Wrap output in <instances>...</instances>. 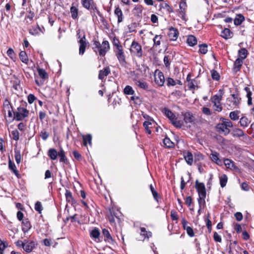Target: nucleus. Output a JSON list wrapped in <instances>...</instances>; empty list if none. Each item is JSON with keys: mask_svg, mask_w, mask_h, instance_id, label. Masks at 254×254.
Instances as JSON below:
<instances>
[{"mask_svg": "<svg viewBox=\"0 0 254 254\" xmlns=\"http://www.w3.org/2000/svg\"><path fill=\"white\" fill-rule=\"evenodd\" d=\"M162 112L167 118H169L172 124L174 126L178 128H180L182 127L183 125L181 121L177 120V118L175 115L168 108H164L162 109Z\"/></svg>", "mask_w": 254, "mask_h": 254, "instance_id": "obj_5", "label": "nucleus"}, {"mask_svg": "<svg viewBox=\"0 0 254 254\" xmlns=\"http://www.w3.org/2000/svg\"><path fill=\"white\" fill-rule=\"evenodd\" d=\"M187 43L190 46H193L197 43L196 38L193 35H189L187 38Z\"/></svg>", "mask_w": 254, "mask_h": 254, "instance_id": "obj_36", "label": "nucleus"}, {"mask_svg": "<svg viewBox=\"0 0 254 254\" xmlns=\"http://www.w3.org/2000/svg\"><path fill=\"white\" fill-rule=\"evenodd\" d=\"M19 58L20 60L27 64H28L29 59L25 51H21L19 53Z\"/></svg>", "mask_w": 254, "mask_h": 254, "instance_id": "obj_33", "label": "nucleus"}, {"mask_svg": "<svg viewBox=\"0 0 254 254\" xmlns=\"http://www.w3.org/2000/svg\"><path fill=\"white\" fill-rule=\"evenodd\" d=\"M245 20V17L242 14H237L234 19V23L236 26L240 25Z\"/></svg>", "mask_w": 254, "mask_h": 254, "instance_id": "obj_27", "label": "nucleus"}, {"mask_svg": "<svg viewBox=\"0 0 254 254\" xmlns=\"http://www.w3.org/2000/svg\"><path fill=\"white\" fill-rule=\"evenodd\" d=\"M240 112L238 110L231 112L229 114V117L233 121H237L239 119Z\"/></svg>", "mask_w": 254, "mask_h": 254, "instance_id": "obj_38", "label": "nucleus"}, {"mask_svg": "<svg viewBox=\"0 0 254 254\" xmlns=\"http://www.w3.org/2000/svg\"><path fill=\"white\" fill-rule=\"evenodd\" d=\"M58 152L54 148H50L48 151V155L52 160L57 159Z\"/></svg>", "mask_w": 254, "mask_h": 254, "instance_id": "obj_28", "label": "nucleus"}, {"mask_svg": "<svg viewBox=\"0 0 254 254\" xmlns=\"http://www.w3.org/2000/svg\"><path fill=\"white\" fill-rule=\"evenodd\" d=\"M210 72L211 77L213 80L218 81L220 79L219 74L216 70L212 69Z\"/></svg>", "mask_w": 254, "mask_h": 254, "instance_id": "obj_49", "label": "nucleus"}, {"mask_svg": "<svg viewBox=\"0 0 254 254\" xmlns=\"http://www.w3.org/2000/svg\"><path fill=\"white\" fill-rule=\"evenodd\" d=\"M36 244L33 241H27L23 245V250L27 253H29L35 248Z\"/></svg>", "mask_w": 254, "mask_h": 254, "instance_id": "obj_13", "label": "nucleus"}, {"mask_svg": "<svg viewBox=\"0 0 254 254\" xmlns=\"http://www.w3.org/2000/svg\"><path fill=\"white\" fill-rule=\"evenodd\" d=\"M162 38V36L161 35H156L153 38V46L155 47H157L160 45L161 44V40Z\"/></svg>", "mask_w": 254, "mask_h": 254, "instance_id": "obj_43", "label": "nucleus"}, {"mask_svg": "<svg viewBox=\"0 0 254 254\" xmlns=\"http://www.w3.org/2000/svg\"><path fill=\"white\" fill-rule=\"evenodd\" d=\"M70 10L72 18L73 19H76L78 16V9L75 6H71Z\"/></svg>", "mask_w": 254, "mask_h": 254, "instance_id": "obj_45", "label": "nucleus"}, {"mask_svg": "<svg viewBox=\"0 0 254 254\" xmlns=\"http://www.w3.org/2000/svg\"><path fill=\"white\" fill-rule=\"evenodd\" d=\"M40 135L44 140H46L48 138L49 134L47 131L42 130L41 131Z\"/></svg>", "mask_w": 254, "mask_h": 254, "instance_id": "obj_59", "label": "nucleus"}, {"mask_svg": "<svg viewBox=\"0 0 254 254\" xmlns=\"http://www.w3.org/2000/svg\"><path fill=\"white\" fill-rule=\"evenodd\" d=\"M207 45L205 44L199 45V52L202 54H205L208 51Z\"/></svg>", "mask_w": 254, "mask_h": 254, "instance_id": "obj_52", "label": "nucleus"}, {"mask_svg": "<svg viewBox=\"0 0 254 254\" xmlns=\"http://www.w3.org/2000/svg\"><path fill=\"white\" fill-rule=\"evenodd\" d=\"M243 60L240 59V58H238L235 61L234 64V70L235 72H237L238 71L240 70L243 64Z\"/></svg>", "mask_w": 254, "mask_h": 254, "instance_id": "obj_30", "label": "nucleus"}, {"mask_svg": "<svg viewBox=\"0 0 254 254\" xmlns=\"http://www.w3.org/2000/svg\"><path fill=\"white\" fill-rule=\"evenodd\" d=\"M58 156L60 157V161L63 162L65 164L67 163V159L65 156V152L62 148H61L60 151L58 152Z\"/></svg>", "mask_w": 254, "mask_h": 254, "instance_id": "obj_24", "label": "nucleus"}, {"mask_svg": "<svg viewBox=\"0 0 254 254\" xmlns=\"http://www.w3.org/2000/svg\"><path fill=\"white\" fill-rule=\"evenodd\" d=\"M93 50L96 54L98 52L99 55L101 57H104L107 52L110 49L109 43L108 41H103L101 44L99 41H93Z\"/></svg>", "mask_w": 254, "mask_h": 254, "instance_id": "obj_1", "label": "nucleus"}, {"mask_svg": "<svg viewBox=\"0 0 254 254\" xmlns=\"http://www.w3.org/2000/svg\"><path fill=\"white\" fill-rule=\"evenodd\" d=\"M31 228V223L27 218H25L22 221V230L24 233L27 232Z\"/></svg>", "mask_w": 254, "mask_h": 254, "instance_id": "obj_18", "label": "nucleus"}, {"mask_svg": "<svg viewBox=\"0 0 254 254\" xmlns=\"http://www.w3.org/2000/svg\"><path fill=\"white\" fill-rule=\"evenodd\" d=\"M38 71L39 75L41 78L43 79H46L48 78V74L44 69L42 68H39L38 69Z\"/></svg>", "mask_w": 254, "mask_h": 254, "instance_id": "obj_50", "label": "nucleus"}, {"mask_svg": "<svg viewBox=\"0 0 254 254\" xmlns=\"http://www.w3.org/2000/svg\"><path fill=\"white\" fill-rule=\"evenodd\" d=\"M184 158L188 165H192L193 162V155L191 152L189 151L187 152L186 155H184Z\"/></svg>", "mask_w": 254, "mask_h": 254, "instance_id": "obj_35", "label": "nucleus"}, {"mask_svg": "<svg viewBox=\"0 0 254 254\" xmlns=\"http://www.w3.org/2000/svg\"><path fill=\"white\" fill-rule=\"evenodd\" d=\"M225 165L227 168L230 169L237 170L238 169V167L235 166V163L229 159H225L224 160Z\"/></svg>", "mask_w": 254, "mask_h": 254, "instance_id": "obj_21", "label": "nucleus"}, {"mask_svg": "<svg viewBox=\"0 0 254 254\" xmlns=\"http://www.w3.org/2000/svg\"><path fill=\"white\" fill-rule=\"evenodd\" d=\"M202 113L207 116H210L211 115V112L209 108L207 107H203L202 109Z\"/></svg>", "mask_w": 254, "mask_h": 254, "instance_id": "obj_63", "label": "nucleus"}, {"mask_svg": "<svg viewBox=\"0 0 254 254\" xmlns=\"http://www.w3.org/2000/svg\"><path fill=\"white\" fill-rule=\"evenodd\" d=\"M217 131L220 133L224 134V135H227L230 133V129L226 127L225 125L223 122H221L218 124L216 127Z\"/></svg>", "mask_w": 254, "mask_h": 254, "instance_id": "obj_11", "label": "nucleus"}, {"mask_svg": "<svg viewBox=\"0 0 254 254\" xmlns=\"http://www.w3.org/2000/svg\"><path fill=\"white\" fill-rule=\"evenodd\" d=\"M140 236L141 237V239H139V240L144 241L146 238L148 239L149 238L152 237V233L150 231H147L144 227H141L140 228Z\"/></svg>", "mask_w": 254, "mask_h": 254, "instance_id": "obj_14", "label": "nucleus"}, {"mask_svg": "<svg viewBox=\"0 0 254 254\" xmlns=\"http://www.w3.org/2000/svg\"><path fill=\"white\" fill-rule=\"evenodd\" d=\"M112 43L114 46V49H116L122 46L119 40L116 37L113 38Z\"/></svg>", "mask_w": 254, "mask_h": 254, "instance_id": "obj_51", "label": "nucleus"}, {"mask_svg": "<svg viewBox=\"0 0 254 254\" xmlns=\"http://www.w3.org/2000/svg\"><path fill=\"white\" fill-rule=\"evenodd\" d=\"M221 36L225 39H228L232 37L233 33L229 29L225 28L222 31Z\"/></svg>", "mask_w": 254, "mask_h": 254, "instance_id": "obj_26", "label": "nucleus"}, {"mask_svg": "<svg viewBox=\"0 0 254 254\" xmlns=\"http://www.w3.org/2000/svg\"><path fill=\"white\" fill-rule=\"evenodd\" d=\"M213 238L216 242L220 243L222 241L221 237L216 232L214 233Z\"/></svg>", "mask_w": 254, "mask_h": 254, "instance_id": "obj_60", "label": "nucleus"}, {"mask_svg": "<svg viewBox=\"0 0 254 254\" xmlns=\"http://www.w3.org/2000/svg\"><path fill=\"white\" fill-rule=\"evenodd\" d=\"M26 126L25 123L21 122L18 125L17 127L20 131H24L25 129Z\"/></svg>", "mask_w": 254, "mask_h": 254, "instance_id": "obj_64", "label": "nucleus"}, {"mask_svg": "<svg viewBox=\"0 0 254 254\" xmlns=\"http://www.w3.org/2000/svg\"><path fill=\"white\" fill-rule=\"evenodd\" d=\"M143 125L146 132L149 134H150L151 133V130L150 128L152 127L153 123L150 121H145L143 123Z\"/></svg>", "mask_w": 254, "mask_h": 254, "instance_id": "obj_34", "label": "nucleus"}, {"mask_svg": "<svg viewBox=\"0 0 254 254\" xmlns=\"http://www.w3.org/2000/svg\"><path fill=\"white\" fill-rule=\"evenodd\" d=\"M102 234L104 237V241L109 243L112 242L113 239L109 232V231L106 229H103L102 230Z\"/></svg>", "mask_w": 254, "mask_h": 254, "instance_id": "obj_22", "label": "nucleus"}, {"mask_svg": "<svg viewBox=\"0 0 254 254\" xmlns=\"http://www.w3.org/2000/svg\"><path fill=\"white\" fill-rule=\"evenodd\" d=\"M36 99V97L32 94H29L27 97V100L29 104H32Z\"/></svg>", "mask_w": 254, "mask_h": 254, "instance_id": "obj_62", "label": "nucleus"}, {"mask_svg": "<svg viewBox=\"0 0 254 254\" xmlns=\"http://www.w3.org/2000/svg\"><path fill=\"white\" fill-rule=\"evenodd\" d=\"M163 144L164 146L168 148H172L174 146V143L168 137H166L163 139Z\"/></svg>", "mask_w": 254, "mask_h": 254, "instance_id": "obj_44", "label": "nucleus"}, {"mask_svg": "<svg viewBox=\"0 0 254 254\" xmlns=\"http://www.w3.org/2000/svg\"><path fill=\"white\" fill-rule=\"evenodd\" d=\"M35 209L39 213H41L43 210V206L42 203L40 201H37L35 204Z\"/></svg>", "mask_w": 254, "mask_h": 254, "instance_id": "obj_53", "label": "nucleus"}, {"mask_svg": "<svg viewBox=\"0 0 254 254\" xmlns=\"http://www.w3.org/2000/svg\"><path fill=\"white\" fill-rule=\"evenodd\" d=\"M142 12V6L141 5L137 4L135 5L133 9V13L135 15L140 16Z\"/></svg>", "mask_w": 254, "mask_h": 254, "instance_id": "obj_37", "label": "nucleus"}, {"mask_svg": "<svg viewBox=\"0 0 254 254\" xmlns=\"http://www.w3.org/2000/svg\"><path fill=\"white\" fill-rule=\"evenodd\" d=\"M166 82L168 86H175L176 84L175 81L171 77H168L166 79Z\"/></svg>", "mask_w": 254, "mask_h": 254, "instance_id": "obj_57", "label": "nucleus"}, {"mask_svg": "<svg viewBox=\"0 0 254 254\" xmlns=\"http://www.w3.org/2000/svg\"><path fill=\"white\" fill-rule=\"evenodd\" d=\"M163 8L167 10V11L169 12H173V8L171 6H170L167 3H165L164 5L163 6Z\"/></svg>", "mask_w": 254, "mask_h": 254, "instance_id": "obj_61", "label": "nucleus"}, {"mask_svg": "<svg viewBox=\"0 0 254 254\" xmlns=\"http://www.w3.org/2000/svg\"><path fill=\"white\" fill-rule=\"evenodd\" d=\"M222 99V94L215 95L211 97L210 100L213 104V109L218 112H220L222 110V107L221 104V101Z\"/></svg>", "mask_w": 254, "mask_h": 254, "instance_id": "obj_7", "label": "nucleus"}, {"mask_svg": "<svg viewBox=\"0 0 254 254\" xmlns=\"http://www.w3.org/2000/svg\"><path fill=\"white\" fill-rule=\"evenodd\" d=\"M111 72L110 68L109 66H106L99 72L98 78L101 80L104 79Z\"/></svg>", "mask_w": 254, "mask_h": 254, "instance_id": "obj_16", "label": "nucleus"}, {"mask_svg": "<svg viewBox=\"0 0 254 254\" xmlns=\"http://www.w3.org/2000/svg\"><path fill=\"white\" fill-rule=\"evenodd\" d=\"M91 140H92V135L90 134H88L86 135L83 136V144L84 146H86L87 143L91 145Z\"/></svg>", "mask_w": 254, "mask_h": 254, "instance_id": "obj_41", "label": "nucleus"}, {"mask_svg": "<svg viewBox=\"0 0 254 254\" xmlns=\"http://www.w3.org/2000/svg\"><path fill=\"white\" fill-rule=\"evenodd\" d=\"M11 135L13 140L17 141L19 139V133L17 129H15L11 131Z\"/></svg>", "mask_w": 254, "mask_h": 254, "instance_id": "obj_54", "label": "nucleus"}, {"mask_svg": "<svg viewBox=\"0 0 254 254\" xmlns=\"http://www.w3.org/2000/svg\"><path fill=\"white\" fill-rule=\"evenodd\" d=\"M232 97L233 98L232 101L233 103V105L235 106H238L240 103V98L239 97L238 94H233L232 95Z\"/></svg>", "mask_w": 254, "mask_h": 254, "instance_id": "obj_48", "label": "nucleus"}, {"mask_svg": "<svg viewBox=\"0 0 254 254\" xmlns=\"http://www.w3.org/2000/svg\"><path fill=\"white\" fill-rule=\"evenodd\" d=\"M210 157L211 160L216 163L217 165H221L222 164L221 160L219 158V153L214 152L210 154Z\"/></svg>", "mask_w": 254, "mask_h": 254, "instance_id": "obj_23", "label": "nucleus"}, {"mask_svg": "<svg viewBox=\"0 0 254 254\" xmlns=\"http://www.w3.org/2000/svg\"><path fill=\"white\" fill-rule=\"evenodd\" d=\"M195 188L198 192L199 198L198 199V204L203 202L205 204V199L206 198V192L204 183H199L198 180L195 181Z\"/></svg>", "mask_w": 254, "mask_h": 254, "instance_id": "obj_4", "label": "nucleus"}, {"mask_svg": "<svg viewBox=\"0 0 254 254\" xmlns=\"http://www.w3.org/2000/svg\"><path fill=\"white\" fill-rule=\"evenodd\" d=\"M27 105L25 102L23 106ZM13 120L16 121H26V119L29 117V111L21 105L18 107L16 110L13 112Z\"/></svg>", "mask_w": 254, "mask_h": 254, "instance_id": "obj_2", "label": "nucleus"}, {"mask_svg": "<svg viewBox=\"0 0 254 254\" xmlns=\"http://www.w3.org/2000/svg\"><path fill=\"white\" fill-rule=\"evenodd\" d=\"M124 93L127 95H133L134 91L133 90L131 86L127 85L124 90Z\"/></svg>", "mask_w": 254, "mask_h": 254, "instance_id": "obj_47", "label": "nucleus"}, {"mask_svg": "<svg viewBox=\"0 0 254 254\" xmlns=\"http://www.w3.org/2000/svg\"><path fill=\"white\" fill-rule=\"evenodd\" d=\"M78 43L79 44V54L80 55H82L84 54L86 48L88 44V42L86 39L85 34L84 33H83V36L78 41Z\"/></svg>", "mask_w": 254, "mask_h": 254, "instance_id": "obj_9", "label": "nucleus"}, {"mask_svg": "<svg viewBox=\"0 0 254 254\" xmlns=\"http://www.w3.org/2000/svg\"><path fill=\"white\" fill-rule=\"evenodd\" d=\"M179 35V32L176 28L171 27L169 28L168 36L171 40L175 41L177 39Z\"/></svg>", "mask_w": 254, "mask_h": 254, "instance_id": "obj_15", "label": "nucleus"}, {"mask_svg": "<svg viewBox=\"0 0 254 254\" xmlns=\"http://www.w3.org/2000/svg\"><path fill=\"white\" fill-rule=\"evenodd\" d=\"M8 247V243L6 241L0 240V251H3Z\"/></svg>", "mask_w": 254, "mask_h": 254, "instance_id": "obj_56", "label": "nucleus"}, {"mask_svg": "<svg viewBox=\"0 0 254 254\" xmlns=\"http://www.w3.org/2000/svg\"><path fill=\"white\" fill-rule=\"evenodd\" d=\"M233 135L234 136L240 137L244 136L245 133L241 129L236 128L233 130Z\"/></svg>", "mask_w": 254, "mask_h": 254, "instance_id": "obj_39", "label": "nucleus"}, {"mask_svg": "<svg viewBox=\"0 0 254 254\" xmlns=\"http://www.w3.org/2000/svg\"><path fill=\"white\" fill-rule=\"evenodd\" d=\"M82 6L91 12L92 11H96L98 15L100 12L97 8L95 3L93 0H81Z\"/></svg>", "mask_w": 254, "mask_h": 254, "instance_id": "obj_8", "label": "nucleus"}, {"mask_svg": "<svg viewBox=\"0 0 254 254\" xmlns=\"http://www.w3.org/2000/svg\"><path fill=\"white\" fill-rule=\"evenodd\" d=\"M250 122L251 121L246 116L241 117L239 121L240 126L243 128L247 127L249 125Z\"/></svg>", "mask_w": 254, "mask_h": 254, "instance_id": "obj_25", "label": "nucleus"}, {"mask_svg": "<svg viewBox=\"0 0 254 254\" xmlns=\"http://www.w3.org/2000/svg\"><path fill=\"white\" fill-rule=\"evenodd\" d=\"M220 121L224 123L226 127H227L228 129L232 127L233 126V123L229 119L221 118H220Z\"/></svg>", "mask_w": 254, "mask_h": 254, "instance_id": "obj_46", "label": "nucleus"}, {"mask_svg": "<svg viewBox=\"0 0 254 254\" xmlns=\"http://www.w3.org/2000/svg\"><path fill=\"white\" fill-rule=\"evenodd\" d=\"M130 53L132 56L138 58H141L143 56V50L141 45L137 41L133 40L129 49Z\"/></svg>", "mask_w": 254, "mask_h": 254, "instance_id": "obj_3", "label": "nucleus"}, {"mask_svg": "<svg viewBox=\"0 0 254 254\" xmlns=\"http://www.w3.org/2000/svg\"><path fill=\"white\" fill-rule=\"evenodd\" d=\"M15 159L17 164H19L21 162V154L19 151H15Z\"/></svg>", "mask_w": 254, "mask_h": 254, "instance_id": "obj_58", "label": "nucleus"}, {"mask_svg": "<svg viewBox=\"0 0 254 254\" xmlns=\"http://www.w3.org/2000/svg\"><path fill=\"white\" fill-rule=\"evenodd\" d=\"M155 82L159 86H162L165 82V77L162 72L156 70L154 75Z\"/></svg>", "mask_w": 254, "mask_h": 254, "instance_id": "obj_10", "label": "nucleus"}, {"mask_svg": "<svg viewBox=\"0 0 254 254\" xmlns=\"http://www.w3.org/2000/svg\"><path fill=\"white\" fill-rule=\"evenodd\" d=\"M8 168L10 170H11L13 173L18 177L19 173L18 170L16 169V166L13 162H12L11 160H9L8 161Z\"/></svg>", "mask_w": 254, "mask_h": 254, "instance_id": "obj_31", "label": "nucleus"}, {"mask_svg": "<svg viewBox=\"0 0 254 254\" xmlns=\"http://www.w3.org/2000/svg\"><path fill=\"white\" fill-rule=\"evenodd\" d=\"M65 196L66 198V200L69 203H71V204H73L75 203V200L73 198L71 192L66 190L65 193Z\"/></svg>", "mask_w": 254, "mask_h": 254, "instance_id": "obj_29", "label": "nucleus"}, {"mask_svg": "<svg viewBox=\"0 0 254 254\" xmlns=\"http://www.w3.org/2000/svg\"><path fill=\"white\" fill-rule=\"evenodd\" d=\"M184 120L186 123H192L194 122L195 118L190 112H187L184 115Z\"/></svg>", "mask_w": 254, "mask_h": 254, "instance_id": "obj_20", "label": "nucleus"}, {"mask_svg": "<svg viewBox=\"0 0 254 254\" xmlns=\"http://www.w3.org/2000/svg\"><path fill=\"white\" fill-rule=\"evenodd\" d=\"M114 52L120 64L122 66H126L127 64V62L123 46L114 49Z\"/></svg>", "mask_w": 254, "mask_h": 254, "instance_id": "obj_6", "label": "nucleus"}, {"mask_svg": "<svg viewBox=\"0 0 254 254\" xmlns=\"http://www.w3.org/2000/svg\"><path fill=\"white\" fill-rule=\"evenodd\" d=\"M185 230L189 236L192 237L194 236L193 230L191 227L187 226L185 227Z\"/></svg>", "mask_w": 254, "mask_h": 254, "instance_id": "obj_55", "label": "nucleus"}, {"mask_svg": "<svg viewBox=\"0 0 254 254\" xmlns=\"http://www.w3.org/2000/svg\"><path fill=\"white\" fill-rule=\"evenodd\" d=\"M100 235V232L98 228L95 227L90 232V237L96 242H99L101 241Z\"/></svg>", "mask_w": 254, "mask_h": 254, "instance_id": "obj_12", "label": "nucleus"}, {"mask_svg": "<svg viewBox=\"0 0 254 254\" xmlns=\"http://www.w3.org/2000/svg\"><path fill=\"white\" fill-rule=\"evenodd\" d=\"M220 184L222 188L226 186L228 181V177L226 174H223L219 177Z\"/></svg>", "mask_w": 254, "mask_h": 254, "instance_id": "obj_40", "label": "nucleus"}, {"mask_svg": "<svg viewBox=\"0 0 254 254\" xmlns=\"http://www.w3.org/2000/svg\"><path fill=\"white\" fill-rule=\"evenodd\" d=\"M198 82L195 79H192L188 83V87L190 90H195L198 88Z\"/></svg>", "mask_w": 254, "mask_h": 254, "instance_id": "obj_32", "label": "nucleus"}, {"mask_svg": "<svg viewBox=\"0 0 254 254\" xmlns=\"http://www.w3.org/2000/svg\"><path fill=\"white\" fill-rule=\"evenodd\" d=\"M114 13L116 16L118 18V23L123 22L124 20V15L121 9L119 7H116Z\"/></svg>", "mask_w": 254, "mask_h": 254, "instance_id": "obj_19", "label": "nucleus"}, {"mask_svg": "<svg viewBox=\"0 0 254 254\" xmlns=\"http://www.w3.org/2000/svg\"><path fill=\"white\" fill-rule=\"evenodd\" d=\"M239 58L244 60L247 58L248 55V51L245 48L241 49L238 52Z\"/></svg>", "mask_w": 254, "mask_h": 254, "instance_id": "obj_42", "label": "nucleus"}, {"mask_svg": "<svg viewBox=\"0 0 254 254\" xmlns=\"http://www.w3.org/2000/svg\"><path fill=\"white\" fill-rule=\"evenodd\" d=\"M134 82L139 88L144 90H149V84L146 82L141 80H135Z\"/></svg>", "mask_w": 254, "mask_h": 254, "instance_id": "obj_17", "label": "nucleus"}]
</instances>
